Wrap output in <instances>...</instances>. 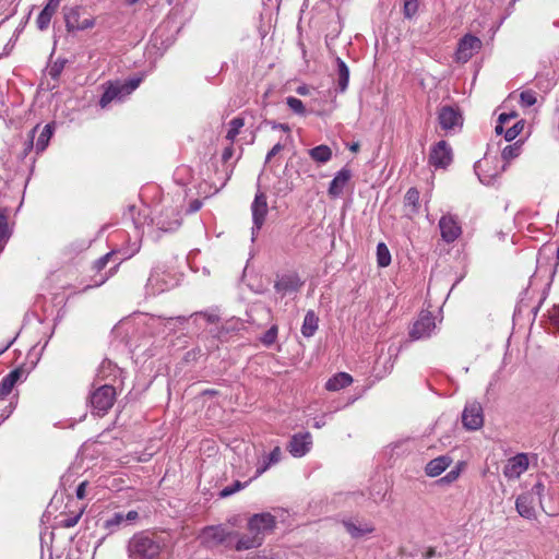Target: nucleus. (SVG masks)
Here are the masks:
<instances>
[{
	"label": "nucleus",
	"mask_w": 559,
	"mask_h": 559,
	"mask_svg": "<svg viewBox=\"0 0 559 559\" xmlns=\"http://www.w3.org/2000/svg\"><path fill=\"white\" fill-rule=\"evenodd\" d=\"M276 525V519L269 512L253 514L247 523L248 533L238 534L235 550L243 551L260 547L265 535L271 533Z\"/></svg>",
	"instance_id": "1"
},
{
	"label": "nucleus",
	"mask_w": 559,
	"mask_h": 559,
	"mask_svg": "<svg viewBox=\"0 0 559 559\" xmlns=\"http://www.w3.org/2000/svg\"><path fill=\"white\" fill-rule=\"evenodd\" d=\"M164 547L159 536L141 532L129 539L127 552L129 559H160Z\"/></svg>",
	"instance_id": "2"
},
{
	"label": "nucleus",
	"mask_w": 559,
	"mask_h": 559,
	"mask_svg": "<svg viewBox=\"0 0 559 559\" xmlns=\"http://www.w3.org/2000/svg\"><path fill=\"white\" fill-rule=\"evenodd\" d=\"M201 545L206 548H214L219 545L226 548H234L235 543L238 539V533L228 531L223 525H211L202 530L199 535Z\"/></svg>",
	"instance_id": "3"
},
{
	"label": "nucleus",
	"mask_w": 559,
	"mask_h": 559,
	"mask_svg": "<svg viewBox=\"0 0 559 559\" xmlns=\"http://www.w3.org/2000/svg\"><path fill=\"white\" fill-rule=\"evenodd\" d=\"M141 82L142 78L138 76L131 78L127 81H115L108 83L99 100L100 107L106 108L112 102H122L127 96H129L139 87Z\"/></svg>",
	"instance_id": "4"
},
{
	"label": "nucleus",
	"mask_w": 559,
	"mask_h": 559,
	"mask_svg": "<svg viewBox=\"0 0 559 559\" xmlns=\"http://www.w3.org/2000/svg\"><path fill=\"white\" fill-rule=\"evenodd\" d=\"M544 489V485L542 483H537L531 488V490L516 498L515 509L522 518L527 520H534L536 518L535 506L542 502Z\"/></svg>",
	"instance_id": "5"
},
{
	"label": "nucleus",
	"mask_w": 559,
	"mask_h": 559,
	"mask_svg": "<svg viewBox=\"0 0 559 559\" xmlns=\"http://www.w3.org/2000/svg\"><path fill=\"white\" fill-rule=\"evenodd\" d=\"M115 399V388L109 384H104L92 392L90 403L96 415L104 416L114 405Z\"/></svg>",
	"instance_id": "6"
},
{
	"label": "nucleus",
	"mask_w": 559,
	"mask_h": 559,
	"mask_svg": "<svg viewBox=\"0 0 559 559\" xmlns=\"http://www.w3.org/2000/svg\"><path fill=\"white\" fill-rule=\"evenodd\" d=\"M269 213L267 198L265 193L258 191L255 193L254 200L251 203V214H252V241L255 239L259 230L262 228L266 215Z\"/></svg>",
	"instance_id": "7"
},
{
	"label": "nucleus",
	"mask_w": 559,
	"mask_h": 559,
	"mask_svg": "<svg viewBox=\"0 0 559 559\" xmlns=\"http://www.w3.org/2000/svg\"><path fill=\"white\" fill-rule=\"evenodd\" d=\"M438 121L440 128L447 133L456 132L463 126V117L457 108L443 106L439 109Z\"/></svg>",
	"instance_id": "8"
},
{
	"label": "nucleus",
	"mask_w": 559,
	"mask_h": 559,
	"mask_svg": "<svg viewBox=\"0 0 559 559\" xmlns=\"http://www.w3.org/2000/svg\"><path fill=\"white\" fill-rule=\"evenodd\" d=\"M435 329L436 322L432 313L421 311L409 331V337L414 341L430 337Z\"/></svg>",
	"instance_id": "9"
},
{
	"label": "nucleus",
	"mask_w": 559,
	"mask_h": 559,
	"mask_svg": "<svg viewBox=\"0 0 559 559\" xmlns=\"http://www.w3.org/2000/svg\"><path fill=\"white\" fill-rule=\"evenodd\" d=\"M453 160V152L447 141L436 143L429 153V164L435 168L445 169Z\"/></svg>",
	"instance_id": "10"
},
{
	"label": "nucleus",
	"mask_w": 559,
	"mask_h": 559,
	"mask_svg": "<svg viewBox=\"0 0 559 559\" xmlns=\"http://www.w3.org/2000/svg\"><path fill=\"white\" fill-rule=\"evenodd\" d=\"M462 423L468 430H477L484 425V413L479 402L473 401L465 405Z\"/></svg>",
	"instance_id": "11"
},
{
	"label": "nucleus",
	"mask_w": 559,
	"mask_h": 559,
	"mask_svg": "<svg viewBox=\"0 0 559 559\" xmlns=\"http://www.w3.org/2000/svg\"><path fill=\"white\" fill-rule=\"evenodd\" d=\"M11 195L7 191L0 192V246L4 248L11 237L12 230L9 225V215L11 214V206L9 205Z\"/></svg>",
	"instance_id": "12"
},
{
	"label": "nucleus",
	"mask_w": 559,
	"mask_h": 559,
	"mask_svg": "<svg viewBox=\"0 0 559 559\" xmlns=\"http://www.w3.org/2000/svg\"><path fill=\"white\" fill-rule=\"evenodd\" d=\"M439 228L442 240L448 243L454 242L462 234L461 224L457 217L452 214L441 216Z\"/></svg>",
	"instance_id": "13"
},
{
	"label": "nucleus",
	"mask_w": 559,
	"mask_h": 559,
	"mask_svg": "<svg viewBox=\"0 0 559 559\" xmlns=\"http://www.w3.org/2000/svg\"><path fill=\"white\" fill-rule=\"evenodd\" d=\"M312 448V436L310 432H298L292 436L287 444V451L294 457H302Z\"/></svg>",
	"instance_id": "14"
},
{
	"label": "nucleus",
	"mask_w": 559,
	"mask_h": 559,
	"mask_svg": "<svg viewBox=\"0 0 559 559\" xmlns=\"http://www.w3.org/2000/svg\"><path fill=\"white\" fill-rule=\"evenodd\" d=\"M64 22L69 32L84 31L92 28L95 25V20L93 17L88 16L82 19L81 10L78 7L70 8L64 11Z\"/></svg>",
	"instance_id": "15"
},
{
	"label": "nucleus",
	"mask_w": 559,
	"mask_h": 559,
	"mask_svg": "<svg viewBox=\"0 0 559 559\" xmlns=\"http://www.w3.org/2000/svg\"><path fill=\"white\" fill-rule=\"evenodd\" d=\"M528 465V455L526 453H519L507 461L503 467V475L509 479H516L527 471Z\"/></svg>",
	"instance_id": "16"
},
{
	"label": "nucleus",
	"mask_w": 559,
	"mask_h": 559,
	"mask_svg": "<svg viewBox=\"0 0 559 559\" xmlns=\"http://www.w3.org/2000/svg\"><path fill=\"white\" fill-rule=\"evenodd\" d=\"M481 47V41L478 37L473 35H465L459 43L456 49V61L467 62L475 52Z\"/></svg>",
	"instance_id": "17"
},
{
	"label": "nucleus",
	"mask_w": 559,
	"mask_h": 559,
	"mask_svg": "<svg viewBox=\"0 0 559 559\" xmlns=\"http://www.w3.org/2000/svg\"><path fill=\"white\" fill-rule=\"evenodd\" d=\"M352 177L353 173L348 167H343L340 171H337L332 181L330 182L328 189L330 198H340L343 194L347 185L349 183Z\"/></svg>",
	"instance_id": "18"
},
{
	"label": "nucleus",
	"mask_w": 559,
	"mask_h": 559,
	"mask_svg": "<svg viewBox=\"0 0 559 559\" xmlns=\"http://www.w3.org/2000/svg\"><path fill=\"white\" fill-rule=\"evenodd\" d=\"M26 377L27 372L23 367H19L10 371L0 382V401H4L12 392L15 384L24 381Z\"/></svg>",
	"instance_id": "19"
},
{
	"label": "nucleus",
	"mask_w": 559,
	"mask_h": 559,
	"mask_svg": "<svg viewBox=\"0 0 559 559\" xmlns=\"http://www.w3.org/2000/svg\"><path fill=\"white\" fill-rule=\"evenodd\" d=\"M152 223L163 231L176 230L180 225L179 213L175 209L167 210L165 214L152 218Z\"/></svg>",
	"instance_id": "20"
},
{
	"label": "nucleus",
	"mask_w": 559,
	"mask_h": 559,
	"mask_svg": "<svg viewBox=\"0 0 559 559\" xmlns=\"http://www.w3.org/2000/svg\"><path fill=\"white\" fill-rule=\"evenodd\" d=\"M343 525L353 538L364 537L374 531L371 523L359 521L357 519L345 520L343 521Z\"/></svg>",
	"instance_id": "21"
},
{
	"label": "nucleus",
	"mask_w": 559,
	"mask_h": 559,
	"mask_svg": "<svg viewBox=\"0 0 559 559\" xmlns=\"http://www.w3.org/2000/svg\"><path fill=\"white\" fill-rule=\"evenodd\" d=\"M139 250H140V245H139V242L135 241L129 248H123L118 251H111V252H108L105 255L100 257L95 262L94 267L97 271H102L103 269H105V266L107 265V263L109 262L110 258L114 254L119 253L121 255V260H127V259H130L131 257H133L136 252H139Z\"/></svg>",
	"instance_id": "22"
},
{
	"label": "nucleus",
	"mask_w": 559,
	"mask_h": 559,
	"mask_svg": "<svg viewBox=\"0 0 559 559\" xmlns=\"http://www.w3.org/2000/svg\"><path fill=\"white\" fill-rule=\"evenodd\" d=\"M60 2L61 0H48L36 19V25L39 31H46L49 27L51 19L57 12Z\"/></svg>",
	"instance_id": "23"
},
{
	"label": "nucleus",
	"mask_w": 559,
	"mask_h": 559,
	"mask_svg": "<svg viewBox=\"0 0 559 559\" xmlns=\"http://www.w3.org/2000/svg\"><path fill=\"white\" fill-rule=\"evenodd\" d=\"M124 523L122 512H115L114 514L100 520V528L106 531V534L99 539L98 546L103 543L106 536L117 532Z\"/></svg>",
	"instance_id": "24"
},
{
	"label": "nucleus",
	"mask_w": 559,
	"mask_h": 559,
	"mask_svg": "<svg viewBox=\"0 0 559 559\" xmlns=\"http://www.w3.org/2000/svg\"><path fill=\"white\" fill-rule=\"evenodd\" d=\"M453 460L449 455H440L426 464L425 473L429 477L441 475L451 464Z\"/></svg>",
	"instance_id": "25"
},
{
	"label": "nucleus",
	"mask_w": 559,
	"mask_h": 559,
	"mask_svg": "<svg viewBox=\"0 0 559 559\" xmlns=\"http://www.w3.org/2000/svg\"><path fill=\"white\" fill-rule=\"evenodd\" d=\"M301 286L297 275H284L275 282L274 288L277 293L286 295L287 293L297 292Z\"/></svg>",
	"instance_id": "26"
},
{
	"label": "nucleus",
	"mask_w": 559,
	"mask_h": 559,
	"mask_svg": "<svg viewBox=\"0 0 559 559\" xmlns=\"http://www.w3.org/2000/svg\"><path fill=\"white\" fill-rule=\"evenodd\" d=\"M352 382L353 378L349 373L338 372L326 381L325 389L328 391L336 392L350 385Z\"/></svg>",
	"instance_id": "27"
},
{
	"label": "nucleus",
	"mask_w": 559,
	"mask_h": 559,
	"mask_svg": "<svg viewBox=\"0 0 559 559\" xmlns=\"http://www.w3.org/2000/svg\"><path fill=\"white\" fill-rule=\"evenodd\" d=\"M310 158L317 164H326L331 160L333 153L330 146L321 144L308 151Z\"/></svg>",
	"instance_id": "28"
},
{
	"label": "nucleus",
	"mask_w": 559,
	"mask_h": 559,
	"mask_svg": "<svg viewBox=\"0 0 559 559\" xmlns=\"http://www.w3.org/2000/svg\"><path fill=\"white\" fill-rule=\"evenodd\" d=\"M319 318L313 310H308L301 325V334L305 337H311L318 330Z\"/></svg>",
	"instance_id": "29"
},
{
	"label": "nucleus",
	"mask_w": 559,
	"mask_h": 559,
	"mask_svg": "<svg viewBox=\"0 0 559 559\" xmlns=\"http://www.w3.org/2000/svg\"><path fill=\"white\" fill-rule=\"evenodd\" d=\"M282 459V450L280 447H275L266 456L263 457V461L260 466L257 468L255 477L262 475L265 471H267L272 465L278 463Z\"/></svg>",
	"instance_id": "30"
},
{
	"label": "nucleus",
	"mask_w": 559,
	"mask_h": 559,
	"mask_svg": "<svg viewBox=\"0 0 559 559\" xmlns=\"http://www.w3.org/2000/svg\"><path fill=\"white\" fill-rule=\"evenodd\" d=\"M404 204L409 216L417 214L419 210V192L416 188L407 190L404 197Z\"/></svg>",
	"instance_id": "31"
},
{
	"label": "nucleus",
	"mask_w": 559,
	"mask_h": 559,
	"mask_svg": "<svg viewBox=\"0 0 559 559\" xmlns=\"http://www.w3.org/2000/svg\"><path fill=\"white\" fill-rule=\"evenodd\" d=\"M53 128L50 123L44 126L38 134L35 143V151L37 154H40L46 150L49 144V141L52 136Z\"/></svg>",
	"instance_id": "32"
},
{
	"label": "nucleus",
	"mask_w": 559,
	"mask_h": 559,
	"mask_svg": "<svg viewBox=\"0 0 559 559\" xmlns=\"http://www.w3.org/2000/svg\"><path fill=\"white\" fill-rule=\"evenodd\" d=\"M336 64L338 87L341 92H344L348 85L349 70L347 64L341 58H336Z\"/></svg>",
	"instance_id": "33"
},
{
	"label": "nucleus",
	"mask_w": 559,
	"mask_h": 559,
	"mask_svg": "<svg viewBox=\"0 0 559 559\" xmlns=\"http://www.w3.org/2000/svg\"><path fill=\"white\" fill-rule=\"evenodd\" d=\"M487 163H488V158L478 160L474 166V170H475L476 175L478 176L480 182H483L485 185H490L492 182V180L498 176L499 173L495 171L491 174H487L485 171V167H486Z\"/></svg>",
	"instance_id": "34"
},
{
	"label": "nucleus",
	"mask_w": 559,
	"mask_h": 559,
	"mask_svg": "<svg viewBox=\"0 0 559 559\" xmlns=\"http://www.w3.org/2000/svg\"><path fill=\"white\" fill-rule=\"evenodd\" d=\"M377 263L380 267H386L391 263V253L384 242L377 246Z\"/></svg>",
	"instance_id": "35"
},
{
	"label": "nucleus",
	"mask_w": 559,
	"mask_h": 559,
	"mask_svg": "<svg viewBox=\"0 0 559 559\" xmlns=\"http://www.w3.org/2000/svg\"><path fill=\"white\" fill-rule=\"evenodd\" d=\"M245 126V120L241 117H236L229 121V129L226 139L233 143L237 135L240 133L241 128Z\"/></svg>",
	"instance_id": "36"
},
{
	"label": "nucleus",
	"mask_w": 559,
	"mask_h": 559,
	"mask_svg": "<svg viewBox=\"0 0 559 559\" xmlns=\"http://www.w3.org/2000/svg\"><path fill=\"white\" fill-rule=\"evenodd\" d=\"M38 129H39V126H36L27 134V139L24 141V144H23V150L19 154V157L21 159H24L29 154V152L35 147V144H34L35 133L37 132Z\"/></svg>",
	"instance_id": "37"
},
{
	"label": "nucleus",
	"mask_w": 559,
	"mask_h": 559,
	"mask_svg": "<svg viewBox=\"0 0 559 559\" xmlns=\"http://www.w3.org/2000/svg\"><path fill=\"white\" fill-rule=\"evenodd\" d=\"M537 102V94L533 90H523L520 93V104L522 107H532Z\"/></svg>",
	"instance_id": "38"
},
{
	"label": "nucleus",
	"mask_w": 559,
	"mask_h": 559,
	"mask_svg": "<svg viewBox=\"0 0 559 559\" xmlns=\"http://www.w3.org/2000/svg\"><path fill=\"white\" fill-rule=\"evenodd\" d=\"M520 153H521V144L519 142H516L514 144L507 145L501 152V157L503 160L510 162L513 158L518 157L520 155Z\"/></svg>",
	"instance_id": "39"
},
{
	"label": "nucleus",
	"mask_w": 559,
	"mask_h": 559,
	"mask_svg": "<svg viewBox=\"0 0 559 559\" xmlns=\"http://www.w3.org/2000/svg\"><path fill=\"white\" fill-rule=\"evenodd\" d=\"M524 126V120H519L512 127L508 128L504 132L506 141H513L522 132Z\"/></svg>",
	"instance_id": "40"
},
{
	"label": "nucleus",
	"mask_w": 559,
	"mask_h": 559,
	"mask_svg": "<svg viewBox=\"0 0 559 559\" xmlns=\"http://www.w3.org/2000/svg\"><path fill=\"white\" fill-rule=\"evenodd\" d=\"M286 104L295 114L304 116L306 114V108L304 103L296 97L289 96L286 98Z\"/></svg>",
	"instance_id": "41"
},
{
	"label": "nucleus",
	"mask_w": 559,
	"mask_h": 559,
	"mask_svg": "<svg viewBox=\"0 0 559 559\" xmlns=\"http://www.w3.org/2000/svg\"><path fill=\"white\" fill-rule=\"evenodd\" d=\"M277 332H278V329L276 325H272L264 334L263 336L261 337V342L265 345V346H271L275 343L276 338H277Z\"/></svg>",
	"instance_id": "42"
},
{
	"label": "nucleus",
	"mask_w": 559,
	"mask_h": 559,
	"mask_svg": "<svg viewBox=\"0 0 559 559\" xmlns=\"http://www.w3.org/2000/svg\"><path fill=\"white\" fill-rule=\"evenodd\" d=\"M418 10V0H404V15L405 17H413Z\"/></svg>",
	"instance_id": "43"
},
{
	"label": "nucleus",
	"mask_w": 559,
	"mask_h": 559,
	"mask_svg": "<svg viewBox=\"0 0 559 559\" xmlns=\"http://www.w3.org/2000/svg\"><path fill=\"white\" fill-rule=\"evenodd\" d=\"M460 474H461V468L455 467V468L451 469L445 476H443L440 479V481L448 483V484L453 483L459 478Z\"/></svg>",
	"instance_id": "44"
},
{
	"label": "nucleus",
	"mask_w": 559,
	"mask_h": 559,
	"mask_svg": "<svg viewBox=\"0 0 559 559\" xmlns=\"http://www.w3.org/2000/svg\"><path fill=\"white\" fill-rule=\"evenodd\" d=\"M549 321L554 326L559 329V305L555 306L549 312Z\"/></svg>",
	"instance_id": "45"
},
{
	"label": "nucleus",
	"mask_w": 559,
	"mask_h": 559,
	"mask_svg": "<svg viewBox=\"0 0 559 559\" xmlns=\"http://www.w3.org/2000/svg\"><path fill=\"white\" fill-rule=\"evenodd\" d=\"M283 144L281 143H276L270 151L269 153L266 154V157H265V163H269L271 160L272 157H274L275 155H277L282 150H283Z\"/></svg>",
	"instance_id": "46"
},
{
	"label": "nucleus",
	"mask_w": 559,
	"mask_h": 559,
	"mask_svg": "<svg viewBox=\"0 0 559 559\" xmlns=\"http://www.w3.org/2000/svg\"><path fill=\"white\" fill-rule=\"evenodd\" d=\"M516 117V114L515 112H510V114H501L498 118V122L500 123H503V126L506 123H508L511 119H514Z\"/></svg>",
	"instance_id": "47"
},
{
	"label": "nucleus",
	"mask_w": 559,
	"mask_h": 559,
	"mask_svg": "<svg viewBox=\"0 0 559 559\" xmlns=\"http://www.w3.org/2000/svg\"><path fill=\"white\" fill-rule=\"evenodd\" d=\"M86 486H87V483L86 481H82L78 488H76V497L79 499H84L85 498V490H86Z\"/></svg>",
	"instance_id": "48"
},
{
	"label": "nucleus",
	"mask_w": 559,
	"mask_h": 559,
	"mask_svg": "<svg viewBox=\"0 0 559 559\" xmlns=\"http://www.w3.org/2000/svg\"><path fill=\"white\" fill-rule=\"evenodd\" d=\"M62 70V64H58L57 62L50 68L49 70V74L52 76V78H57L60 72Z\"/></svg>",
	"instance_id": "49"
},
{
	"label": "nucleus",
	"mask_w": 559,
	"mask_h": 559,
	"mask_svg": "<svg viewBox=\"0 0 559 559\" xmlns=\"http://www.w3.org/2000/svg\"><path fill=\"white\" fill-rule=\"evenodd\" d=\"M138 516H139L138 512L134 510H131L127 514H123L124 523L132 522V521L136 520Z\"/></svg>",
	"instance_id": "50"
},
{
	"label": "nucleus",
	"mask_w": 559,
	"mask_h": 559,
	"mask_svg": "<svg viewBox=\"0 0 559 559\" xmlns=\"http://www.w3.org/2000/svg\"><path fill=\"white\" fill-rule=\"evenodd\" d=\"M272 124V129L274 130H282L284 132H290V128L288 124H285V123H276V122H271Z\"/></svg>",
	"instance_id": "51"
},
{
	"label": "nucleus",
	"mask_w": 559,
	"mask_h": 559,
	"mask_svg": "<svg viewBox=\"0 0 559 559\" xmlns=\"http://www.w3.org/2000/svg\"><path fill=\"white\" fill-rule=\"evenodd\" d=\"M237 492V489L233 488V486H228V487H225L222 492H221V496L222 497H228L233 493Z\"/></svg>",
	"instance_id": "52"
},
{
	"label": "nucleus",
	"mask_w": 559,
	"mask_h": 559,
	"mask_svg": "<svg viewBox=\"0 0 559 559\" xmlns=\"http://www.w3.org/2000/svg\"><path fill=\"white\" fill-rule=\"evenodd\" d=\"M200 316H202L210 323H214L218 320V317L212 313H200Z\"/></svg>",
	"instance_id": "53"
},
{
	"label": "nucleus",
	"mask_w": 559,
	"mask_h": 559,
	"mask_svg": "<svg viewBox=\"0 0 559 559\" xmlns=\"http://www.w3.org/2000/svg\"><path fill=\"white\" fill-rule=\"evenodd\" d=\"M201 206H202V203L199 200H193L190 203V212L191 213L197 212L201 209Z\"/></svg>",
	"instance_id": "54"
},
{
	"label": "nucleus",
	"mask_w": 559,
	"mask_h": 559,
	"mask_svg": "<svg viewBox=\"0 0 559 559\" xmlns=\"http://www.w3.org/2000/svg\"><path fill=\"white\" fill-rule=\"evenodd\" d=\"M247 559H274L272 556H267L264 554H254L252 556H249Z\"/></svg>",
	"instance_id": "55"
},
{
	"label": "nucleus",
	"mask_w": 559,
	"mask_h": 559,
	"mask_svg": "<svg viewBox=\"0 0 559 559\" xmlns=\"http://www.w3.org/2000/svg\"><path fill=\"white\" fill-rule=\"evenodd\" d=\"M163 322L160 319L151 318L150 322H148V326L156 328V326L160 325Z\"/></svg>",
	"instance_id": "56"
},
{
	"label": "nucleus",
	"mask_w": 559,
	"mask_h": 559,
	"mask_svg": "<svg viewBox=\"0 0 559 559\" xmlns=\"http://www.w3.org/2000/svg\"><path fill=\"white\" fill-rule=\"evenodd\" d=\"M78 520H79V516H75L73 519H68L66 521V526L67 527H71V526H74L76 523H78Z\"/></svg>",
	"instance_id": "57"
},
{
	"label": "nucleus",
	"mask_w": 559,
	"mask_h": 559,
	"mask_svg": "<svg viewBox=\"0 0 559 559\" xmlns=\"http://www.w3.org/2000/svg\"><path fill=\"white\" fill-rule=\"evenodd\" d=\"M296 92L299 94V95H307L308 94V87L306 85H302V86H298Z\"/></svg>",
	"instance_id": "58"
},
{
	"label": "nucleus",
	"mask_w": 559,
	"mask_h": 559,
	"mask_svg": "<svg viewBox=\"0 0 559 559\" xmlns=\"http://www.w3.org/2000/svg\"><path fill=\"white\" fill-rule=\"evenodd\" d=\"M495 131L497 134H501L503 132V123L498 122L495 128Z\"/></svg>",
	"instance_id": "59"
},
{
	"label": "nucleus",
	"mask_w": 559,
	"mask_h": 559,
	"mask_svg": "<svg viewBox=\"0 0 559 559\" xmlns=\"http://www.w3.org/2000/svg\"><path fill=\"white\" fill-rule=\"evenodd\" d=\"M230 156H231V147L225 150V152L223 154V158L228 159Z\"/></svg>",
	"instance_id": "60"
},
{
	"label": "nucleus",
	"mask_w": 559,
	"mask_h": 559,
	"mask_svg": "<svg viewBox=\"0 0 559 559\" xmlns=\"http://www.w3.org/2000/svg\"><path fill=\"white\" fill-rule=\"evenodd\" d=\"M349 150L352 152H357L359 150V144L358 143H353L349 147Z\"/></svg>",
	"instance_id": "61"
},
{
	"label": "nucleus",
	"mask_w": 559,
	"mask_h": 559,
	"mask_svg": "<svg viewBox=\"0 0 559 559\" xmlns=\"http://www.w3.org/2000/svg\"><path fill=\"white\" fill-rule=\"evenodd\" d=\"M233 488L237 489V491H238V490H240L241 488H243V486L241 485V483L236 481V483L233 485Z\"/></svg>",
	"instance_id": "62"
},
{
	"label": "nucleus",
	"mask_w": 559,
	"mask_h": 559,
	"mask_svg": "<svg viewBox=\"0 0 559 559\" xmlns=\"http://www.w3.org/2000/svg\"><path fill=\"white\" fill-rule=\"evenodd\" d=\"M154 280H155V276L151 275L150 278H148V282H147V287L153 286Z\"/></svg>",
	"instance_id": "63"
},
{
	"label": "nucleus",
	"mask_w": 559,
	"mask_h": 559,
	"mask_svg": "<svg viewBox=\"0 0 559 559\" xmlns=\"http://www.w3.org/2000/svg\"><path fill=\"white\" fill-rule=\"evenodd\" d=\"M12 342H9L3 348L0 349V354H2L3 352H5L10 346H11Z\"/></svg>",
	"instance_id": "64"
}]
</instances>
